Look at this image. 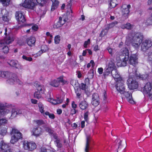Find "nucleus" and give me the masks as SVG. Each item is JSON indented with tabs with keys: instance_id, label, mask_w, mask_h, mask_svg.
Listing matches in <instances>:
<instances>
[{
	"instance_id": "1",
	"label": "nucleus",
	"mask_w": 152,
	"mask_h": 152,
	"mask_svg": "<svg viewBox=\"0 0 152 152\" xmlns=\"http://www.w3.org/2000/svg\"><path fill=\"white\" fill-rule=\"evenodd\" d=\"M4 31L6 37L0 41V47L2 48L4 53H7L9 51V49L7 45L11 43L14 40V38L12 36L10 28H6Z\"/></svg>"
},
{
	"instance_id": "2",
	"label": "nucleus",
	"mask_w": 152,
	"mask_h": 152,
	"mask_svg": "<svg viewBox=\"0 0 152 152\" xmlns=\"http://www.w3.org/2000/svg\"><path fill=\"white\" fill-rule=\"evenodd\" d=\"M116 54L117 65L118 66H126L129 58L128 50L126 48H123L119 53H116Z\"/></svg>"
},
{
	"instance_id": "3",
	"label": "nucleus",
	"mask_w": 152,
	"mask_h": 152,
	"mask_svg": "<svg viewBox=\"0 0 152 152\" xmlns=\"http://www.w3.org/2000/svg\"><path fill=\"white\" fill-rule=\"evenodd\" d=\"M10 134L11 135L10 143L13 144L16 143L19 140L22 138V134L15 128H12L10 132Z\"/></svg>"
},
{
	"instance_id": "4",
	"label": "nucleus",
	"mask_w": 152,
	"mask_h": 152,
	"mask_svg": "<svg viewBox=\"0 0 152 152\" xmlns=\"http://www.w3.org/2000/svg\"><path fill=\"white\" fill-rule=\"evenodd\" d=\"M143 37L142 34L137 33L134 35L132 39V45L135 48H138L142 42Z\"/></svg>"
},
{
	"instance_id": "5",
	"label": "nucleus",
	"mask_w": 152,
	"mask_h": 152,
	"mask_svg": "<svg viewBox=\"0 0 152 152\" xmlns=\"http://www.w3.org/2000/svg\"><path fill=\"white\" fill-rule=\"evenodd\" d=\"M21 4L24 8L32 10L34 11H36V8L37 5L33 0H25Z\"/></svg>"
},
{
	"instance_id": "6",
	"label": "nucleus",
	"mask_w": 152,
	"mask_h": 152,
	"mask_svg": "<svg viewBox=\"0 0 152 152\" xmlns=\"http://www.w3.org/2000/svg\"><path fill=\"white\" fill-rule=\"evenodd\" d=\"M143 91L144 94L152 99V85L150 82H148L145 84L143 88Z\"/></svg>"
},
{
	"instance_id": "7",
	"label": "nucleus",
	"mask_w": 152,
	"mask_h": 152,
	"mask_svg": "<svg viewBox=\"0 0 152 152\" xmlns=\"http://www.w3.org/2000/svg\"><path fill=\"white\" fill-rule=\"evenodd\" d=\"M34 85L37 88L38 91L39 92V94H38V92H35L34 94V96L36 98H39L41 97L40 94H43L44 92L45 91V87L43 85H39L38 82H35Z\"/></svg>"
},
{
	"instance_id": "8",
	"label": "nucleus",
	"mask_w": 152,
	"mask_h": 152,
	"mask_svg": "<svg viewBox=\"0 0 152 152\" xmlns=\"http://www.w3.org/2000/svg\"><path fill=\"white\" fill-rule=\"evenodd\" d=\"M67 81L64 80L63 79V77L60 76L56 79L51 80L50 83V85L52 86L55 87H58L60 83H62L63 85L65 84Z\"/></svg>"
},
{
	"instance_id": "9",
	"label": "nucleus",
	"mask_w": 152,
	"mask_h": 152,
	"mask_svg": "<svg viewBox=\"0 0 152 152\" xmlns=\"http://www.w3.org/2000/svg\"><path fill=\"white\" fill-rule=\"evenodd\" d=\"M7 83L10 85H13L16 83L21 84V82L18 79L16 75L15 74L11 73L10 76L6 80Z\"/></svg>"
},
{
	"instance_id": "10",
	"label": "nucleus",
	"mask_w": 152,
	"mask_h": 152,
	"mask_svg": "<svg viewBox=\"0 0 152 152\" xmlns=\"http://www.w3.org/2000/svg\"><path fill=\"white\" fill-rule=\"evenodd\" d=\"M129 88L131 90L137 89L138 86L137 83L132 77H129L127 81Z\"/></svg>"
},
{
	"instance_id": "11",
	"label": "nucleus",
	"mask_w": 152,
	"mask_h": 152,
	"mask_svg": "<svg viewBox=\"0 0 152 152\" xmlns=\"http://www.w3.org/2000/svg\"><path fill=\"white\" fill-rule=\"evenodd\" d=\"M72 11L70 7L67 12L66 16L63 17V18L61 17H59V21L62 26L68 20V17L70 18L72 16Z\"/></svg>"
},
{
	"instance_id": "12",
	"label": "nucleus",
	"mask_w": 152,
	"mask_h": 152,
	"mask_svg": "<svg viewBox=\"0 0 152 152\" xmlns=\"http://www.w3.org/2000/svg\"><path fill=\"white\" fill-rule=\"evenodd\" d=\"M152 45V42L150 40L146 39L141 44V49L144 52L146 51Z\"/></svg>"
},
{
	"instance_id": "13",
	"label": "nucleus",
	"mask_w": 152,
	"mask_h": 152,
	"mask_svg": "<svg viewBox=\"0 0 152 152\" xmlns=\"http://www.w3.org/2000/svg\"><path fill=\"white\" fill-rule=\"evenodd\" d=\"M124 81L122 80L119 82L116 83L115 88L117 91L121 94L124 92L125 88L124 86Z\"/></svg>"
},
{
	"instance_id": "14",
	"label": "nucleus",
	"mask_w": 152,
	"mask_h": 152,
	"mask_svg": "<svg viewBox=\"0 0 152 152\" xmlns=\"http://www.w3.org/2000/svg\"><path fill=\"white\" fill-rule=\"evenodd\" d=\"M15 16L18 23L20 24H22L26 21L24 14L21 11L17 12Z\"/></svg>"
},
{
	"instance_id": "15",
	"label": "nucleus",
	"mask_w": 152,
	"mask_h": 152,
	"mask_svg": "<svg viewBox=\"0 0 152 152\" xmlns=\"http://www.w3.org/2000/svg\"><path fill=\"white\" fill-rule=\"evenodd\" d=\"M1 16H2V19L5 22H8L10 19L9 15V12L6 9L0 10V17Z\"/></svg>"
},
{
	"instance_id": "16",
	"label": "nucleus",
	"mask_w": 152,
	"mask_h": 152,
	"mask_svg": "<svg viewBox=\"0 0 152 152\" xmlns=\"http://www.w3.org/2000/svg\"><path fill=\"white\" fill-rule=\"evenodd\" d=\"M131 6L130 4L126 5H123L121 8L122 14L123 15L127 18L129 15L130 12L129 9L131 8Z\"/></svg>"
},
{
	"instance_id": "17",
	"label": "nucleus",
	"mask_w": 152,
	"mask_h": 152,
	"mask_svg": "<svg viewBox=\"0 0 152 152\" xmlns=\"http://www.w3.org/2000/svg\"><path fill=\"white\" fill-rule=\"evenodd\" d=\"M43 132L44 130L42 128L38 127L33 129L31 132L32 135L37 137L42 135Z\"/></svg>"
},
{
	"instance_id": "18",
	"label": "nucleus",
	"mask_w": 152,
	"mask_h": 152,
	"mask_svg": "<svg viewBox=\"0 0 152 152\" xmlns=\"http://www.w3.org/2000/svg\"><path fill=\"white\" fill-rule=\"evenodd\" d=\"M0 148L1 152H7L10 150L9 144L5 142L3 140H1L0 142Z\"/></svg>"
},
{
	"instance_id": "19",
	"label": "nucleus",
	"mask_w": 152,
	"mask_h": 152,
	"mask_svg": "<svg viewBox=\"0 0 152 152\" xmlns=\"http://www.w3.org/2000/svg\"><path fill=\"white\" fill-rule=\"evenodd\" d=\"M11 109L7 107L2 106V104L0 102V116L6 115L10 112Z\"/></svg>"
},
{
	"instance_id": "20",
	"label": "nucleus",
	"mask_w": 152,
	"mask_h": 152,
	"mask_svg": "<svg viewBox=\"0 0 152 152\" xmlns=\"http://www.w3.org/2000/svg\"><path fill=\"white\" fill-rule=\"evenodd\" d=\"M111 74L115 81H116V83L118 82H118H119L122 80H124L116 69H115L113 70L111 72Z\"/></svg>"
},
{
	"instance_id": "21",
	"label": "nucleus",
	"mask_w": 152,
	"mask_h": 152,
	"mask_svg": "<svg viewBox=\"0 0 152 152\" xmlns=\"http://www.w3.org/2000/svg\"><path fill=\"white\" fill-rule=\"evenodd\" d=\"M129 63L134 66H135L137 63V58L136 54H132L130 56L129 60Z\"/></svg>"
},
{
	"instance_id": "22",
	"label": "nucleus",
	"mask_w": 152,
	"mask_h": 152,
	"mask_svg": "<svg viewBox=\"0 0 152 152\" xmlns=\"http://www.w3.org/2000/svg\"><path fill=\"white\" fill-rule=\"evenodd\" d=\"M48 101L52 104L56 105L61 103L63 99L61 97H57L55 99L50 98L48 99Z\"/></svg>"
},
{
	"instance_id": "23",
	"label": "nucleus",
	"mask_w": 152,
	"mask_h": 152,
	"mask_svg": "<svg viewBox=\"0 0 152 152\" xmlns=\"http://www.w3.org/2000/svg\"><path fill=\"white\" fill-rule=\"evenodd\" d=\"M48 101L52 104L56 105L61 103L63 99L61 97H57L55 99L50 98L48 99Z\"/></svg>"
},
{
	"instance_id": "24",
	"label": "nucleus",
	"mask_w": 152,
	"mask_h": 152,
	"mask_svg": "<svg viewBox=\"0 0 152 152\" xmlns=\"http://www.w3.org/2000/svg\"><path fill=\"white\" fill-rule=\"evenodd\" d=\"M99 96L97 94H94L92 96V104L94 106H98L99 104Z\"/></svg>"
},
{
	"instance_id": "25",
	"label": "nucleus",
	"mask_w": 152,
	"mask_h": 152,
	"mask_svg": "<svg viewBox=\"0 0 152 152\" xmlns=\"http://www.w3.org/2000/svg\"><path fill=\"white\" fill-rule=\"evenodd\" d=\"M122 94L125 96L128 101L129 103L133 104L135 103V102L132 99V94L128 92H126L125 90L124 92Z\"/></svg>"
},
{
	"instance_id": "26",
	"label": "nucleus",
	"mask_w": 152,
	"mask_h": 152,
	"mask_svg": "<svg viewBox=\"0 0 152 152\" xmlns=\"http://www.w3.org/2000/svg\"><path fill=\"white\" fill-rule=\"evenodd\" d=\"M9 64L11 66L15 67L17 69H21L22 66L19 64L18 61L16 60H11L8 62Z\"/></svg>"
},
{
	"instance_id": "27",
	"label": "nucleus",
	"mask_w": 152,
	"mask_h": 152,
	"mask_svg": "<svg viewBox=\"0 0 152 152\" xmlns=\"http://www.w3.org/2000/svg\"><path fill=\"white\" fill-rule=\"evenodd\" d=\"M11 73L7 71H0V77L7 80Z\"/></svg>"
},
{
	"instance_id": "28",
	"label": "nucleus",
	"mask_w": 152,
	"mask_h": 152,
	"mask_svg": "<svg viewBox=\"0 0 152 152\" xmlns=\"http://www.w3.org/2000/svg\"><path fill=\"white\" fill-rule=\"evenodd\" d=\"M21 113V110L17 109H13L12 111V114L10 118L12 119L16 117L17 115Z\"/></svg>"
},
{
	"instance_id": "29",
	"label": "nucleus",
	"mask_w": 152,
	"mask_h": 152,
	"mask_svg": "<svg viewBox=\"0 0 152 152\" xmlns=\"http://www.w3.org/2000/svg\"><path fill=\"white\" fill-rule=\"evenodd\" d=\"M36 40L35 38L33 37H28L27 39V42L28 45L30 46H32L34 45Z\"/></svg>"
},
{
	"instance_id": "30",
	"label": "nucleus",
	"mask_w": 152,
	"mask_h": 152,
	"mask_svg": "<svg viewBox=\"0 0 152 152\" xmlns=\"http://www.w3.org/2000/svg\"><path fill=\"white\" fill-rule=\"evenodd\" d=\"M52 2L51 10L53 11L56 9L58 7L59 2L57 0H51Z\"/></svg>"
},
{
	"instance_id": "31",
	"label": "nucleus",
	"mask_w": 152,
	"mask_h": 152,
	"mask_svg": "<svg viewBox=\"0 0 152 152\" xmlns=\"http://www.w3.org/2000/svg\"><path fill=\"white\" fill-rule=\"evenodd\" d=\"M88 104L85 101H82L79 104V107L82 110L86 109L88 107Z\"/></svg>"
},
{
	"instance_id": "32",
	"label": "nucleus",
	"mask_w": 152,
	"mask_h": 152,
	"mask_svg": "<svg viewBox=\"0 0 152 152\" xmlns=\"http://www.w3.org/2000/svg\"><path fill=\"white\" fill-rule=\"evenodd\" d=\"M90 138L89 137H86V141L85 148V152H88L90 149L89 143Z\"/></svg>"
},
{
	"instance_id": "33",
	"label": "nucleus",
	"mask_w": 152,
	"mask_h": 152,
	"mask_svg": "<svg viewBox=\"0 0 152 152\" xmlns=\"http://www.w3.org/2000/svg\"><path fill=\"white\" fill-rule=\"evenodd\" d=\"M134 71H133L132 72V73H133V74H134V75H135L136 77H139L141 78H142V80H145L148 77V76L147 75H145L143 76V75H140V74H138L137 71L135 70V68L134 69Z\"/></svg>"
},
{
	"instance_id": "34",
	"label": "nucleus",
	"mask_w": 152,
	"mask_h": 152,
	"mask_svg": "<svg viewBox=\"0 0 152 152\" xmlns=\"http://www.w3.org/2000/svg\"><path fill=\"white\" fill-rule=\"evenodd\" d=\"M144 23L147 26L152 25V13L151 14L150 17L144 20Z\"/></svg>"
},
{
	"instance_id": "35",
	"label": "nucleus",
	"mask_w": 152,
	"mask_h": 152,
	"mask_svg": "<svg viewBox=\"0 0 152 152\" xmlns=\"http://www.w3.org/2000/svg\"><path fill=\"white\" fill-rule=\"evenodd\" d=\"M23 149L29 151V146L30 142L26 140L23 141Z\"/></svg>"
},
{
	"instance_id": "36",
	"label": "nucleus",
	"mask_w": 152,
	"mask_h": 152,
	"mask_svg": "<svg viewBox=\"0 0 152 152\" xmlns=\"http://www.w3.org/2000/svg\"><path fill=\"white\" fill-rule=\"evenodd\" d=\"M133 26L129 23H127L126 24H124L121 25V27L123 29L126 28L127 29H131L132 28Z\"/></svg>"
},
{
	"instance_id": "37",
	"label": "nucleus",
	"mask_w": 152,
	"mask_h": 152,
	"mask_svg": "<svg viewBox=\"0 0 152 152\" xmlns=\"http://www.w3.org/2000/svg\"><path fill=\"white\" fill-rule=\"evenodd\" d=\"M114 70L107 66L105 70L104 73V76L105 77L106 76L110 74V72H111Z\"/></svg>"
},
{
	"instance_id": "38",
	"label": "nucleus",
	"mask_w": 152,
	"mask_h": 152,
	"mask_svg": "<svg viewBox=\"0 0 152 152\" xmlns=\"http://www.w3.org/2000/svg\"><path fill=\"white\" fill-rule=\"evenodd\" d=\"M41 151L42 152H56V151L53 148H50L49 149H47L45 148H42Z\"/></svg>"
},
{
	"instance_id": "39",
	"label": "nucleus",
	"mask_w": 152,
	"mask_h": 152,
	"mask_svg": "<svg viewBox=\"0 0 152 152\" xmlns=\"http://www.w3.org/2000/svg\"><path fill=\"white\" fill-rule=\"evenodd\" d=\"M29 145V151H32L36 148V144L33 142H30Z\"/></svg>"
},
{
	"instance_id": "40",
	"label": "nucleus",
	"mask_w": 152,
	"mask_h": 152,
	"mask_svg": "<svg viewBox=\"0 0 152 152\" xmlns=\"http://www.w3.org/2000/svg\"><path fill=\"white\" fill-rule=\"evenodd\" d=\"M38 107L39 111L42 114V115H44L45 112V111L44 110V106L43 104L42 103H39L38 104Z\"/></svg>"
},
{
	"instance_id": "41",
	"label": "nucleus",
	"mask_w": 152,
	"mask_h": 152,
	"mask_svg": "<svg viewBox=\"0 0 152 152\" xmlns=\"http://www.w3.org/2000/svg\"><path fill=\"white\" fill-rule=\"evenodd\" d=\"M107 50L108 51L109 53L112 56L116 52V50L115 48H112L110 47H108L107 48Z\"/></svg>"
},
{
	"instance_id": "42",
	"label": "nucleus",
	"mask_w": 152,
	"mask_h": 152,
	"mask_svg": "<svg viewBox=\"0 0 152 152\" xmlns=\"http://www.w3.org/2000/svg\"><path fill=\"white\" fill-rule=\"evenodd\" d=\"M8 123V120L5 118H1L0 119V126H4Z\"/></svg>"
},
{
	"instance_id": "43",
	"label": "nucleus",
	"mask_w": 152,
	"mask_h": 152,
	"mask_svg": "<svg viewBox=\"0 0 152 152\" xmlns=\"http://www.w3.org/2000/svg\"><path fill=\"white\" fill-rule=\"evenodd\" d=\"M46 117L47 116H48L49 118H50L53 119L55 118V115L53 113H50L48 112H46L43 115Z\"/></svg>"
},
{
	"instance_id": "44",
	"label": "nucleus",
	"mask_w": 152,
	"mask_h": 152,
	"mask_svg": "<svg viewBox=\"0 0 152 152\" xmlns=\"http://www.w3.org/2000/svg\"><path fill=\"white\" fill-rule=\"evenodd\" d=\"M7 128L5 127L1 128L0 134L2 135H5L7 133Z\"/></svg>"
},
{
	"instance_id": "45",
	"label": "nucleus",
	"mask_w": 152,
	"mask_h": 152,
	"mask_svg": "<svg viewBox=\"0 0 152 152\" xmlns=\"http://www.w3.org/2000/svg\"><path fill=\"white\" fill-rule=\"evenodd\" d=\"M113 60H111L110 61L109 63L108 67L112 69H114V68L115 67V63Z\"/></svg>"
},
{
	"instance_id": "46",
	"label": "nucleus",
	"mask_w": 152,
	"mask_h": 152,
	"mask_svg": "<svg viewBox=\"0 0 152 152\" xmlns=\"http://www.w3.org/2000/svg\"><path fill=\"white\" fill-rule=\"evenodd\" d=\"M55 142L57 147L60 148L62 147V145L59 139L56 140L55 141Z\"/></svg>"
},
{
	"instance_id": "47",
	"label": "nucleus",
	"mask_w": 152,
	"mask_h": 152,
	"mask_svg": "<svg viewBox=\"0 0 152 152\" xmlns=\"http://www.w3.org/2000/svg\"><path fill=\"white\" fill-rule=\"evenodd\" d=\"M89 113L88 111H86L84 113V118L86 121L87 122L88 121L89 118L88 115Z\"/></svg>"
},
{
	"instance_id": "48",
	"label": "nucleus",
	"mask_w": 152,
	"mask_h": 152,
	"mask_svg": "<svg viewBox=\"0 0 152 152\" xmlns=\"http://www.w3.org/2000/svg\"><path fill=\"white\" fill-rule=\"evenodd\" d=\"M47 0H36L37 3L41 6H43L47 2Z\"/></svg>"
},
{
	"instance_id": "49",
	"label": "nucleus",
	"mask_w": 152,
	"mask_h": 152,
	"mask_svg": "<svg viewBox=\"0 0 152 152\" xmlns=\"http://www.w3.org/2000/svg\"><path fill=\"white\" fill-rule=\"evenodd\" d=\"M34 121L39 125L45 124V122L42 120H36Z\"/></svg>"
},
{
	"instance_id": "50",
	"label": "nucleus",
	"mask_w": 152,
	"mask_h": 152,
	"mask_svg": "<svg viewBox=\"0 0 152 152\" xmlns=\"http://www.w3.org/2000/svg\"><path fill=\"white\" fill-rule=\"evenodd\" d=\"M0 1L2 3L4 6L7 5L9 4L10 0H0Z\"/></svg>"
},
{
	"instance_id": "51",
	"label": "nucleus",
	"mask_w": 152,
	"mask_h": 152,
	"mask_svg": "<svg viewBox=\"0 0 152 152\" xmlns=\"http://www.w3.org/2000/svg\"><path fill=\"white\" fill-rule=\"evenodd\" d=\"M54 41L55 44H59L60 41V37L58 35H57L54 38Z\"/></svg>"
},
{
	"instance_id": "52",
	"label": "nucleus",
	"mask_w": 152,
	"mask_h": 152,
	"mask_svg": "<svg viewBox=\"0 0 152 152\" xmlns=\"http://www.w3.org/2000/svg\"><path fill=\"white\" fill-rule=\"evenodd\" d=\"M45 131L49 133L51 135H52L53 133V131L49 127H44Z\"/></svg>"
},
{
	"instance_id": "53",
	"label": "nucleus",
	"mask_w": 152,
	"mask_h": 152,
	"mask_svg": "<svg viewBox=\"0 0 152 152\" xmlns=\"http://www.w3.org/2000/svg\"><path fill=\"white\" fill-rule=\"evenodd\" d=\"M41 49L42 51L44 53L48 50V48L47 45H43L41 46Z\"/></svg>"
},
{
	"instance_id": "54",
	"label": "nucleus",
	"mask_w": 152,
	"mask_h": 152,
	"mask_svg": "<svg viewBox=\"0 0 152 152\" xmlns=\"http://www.w3.org/2000/svg\"><path fill=\"white\" fill-rule=\"evenodd\" d=\"M62 26L61 23L58 21L57 23H56L53 26V27L55 28H58Z\"/></svg>"
},
{
	"instance_id": "55",
	"label": "nucleus",
	"mask_w": 152,
	"mask_h": 152,
	"mask_svg": "<svg viewBox=\"0 0 152 152\" xmlns=\"http://www.w3.org/2000/svg\"><path fill=\"white\" fill-rule=\"evenodd\" d=\"M90 39H89L87 40V41L85 42L83 45L84 47L85 48H87V47L88 45L90 44Z\"/></svg>"
},
{
	"instance_id": "56",
	"label": "nucleus",
	"mask_w": 152,
	"mask_h": 152,
	"mask_svg": "<svg viewBox=\"0 0 152 152\" xmlns=\"http://www.w3.org/2000/svg\"><path fill=\"white\" fill-rule=\"evenodd\" d=\"M80 89H81L83 90H85L86 88V84L83 83H81L80 85Z\"/></svg>"
},
{
	"instance_id": "57",
	"label": "nucleus",
	"mask_w": 152,
	"mask_h": 152,
	"mask_svg": "<svg viewBox=\"0 0 152 152\" xmlns=\"http://www.w3.org/2000/svg\"><path fill=\"white\" fill-rule=\"evenodd\" d=\"M118 24V22L117 21L113 22L111 23H110L108 25L109 28H111L113 27Z\"/></svg>"
},
{
	"instance_id": "58",
	"label": "nucleus",
	"mask_w": 152,
	"mask_h": 152,
	"mask_svg": "<svg viewBox=\"0 0 152 152\" xmlns=\"http://www.w3.org/2000/svg\"><path fill=\"white\" fill-rule=\"evenodd\" d=\"M91 65L92 67H93L94 66L95 64L94 61L92 60H91L90 62L87 64V67L88 68H89L91 66Z\"/></svg>"
},
{
	"instance_id": "59",
	"label": "nucleus",
	"mask_w": 152,
	"mask_h": 152,
	"mask_svg": "<svg viewBox=\"0 0 152 152\" xmlns=\"http://www.w3.org/2000/svg\"><path fill=\"white\" fill-rule=\"evenodd\" d=\"M22 58L23 59H24L26 61H31L32 60V59L31 57H27L24 55L23 56Z\"/></svg>"
},
{
	"instance_id": "60",
	"label": "nucleus",
	"mask_w": 152,
	"mask_h": 152,
	"mask_svg": "<svg viewBox=\"0 0 152 152\" xmlns=\"http://www.w3.org/2000/svg\"><path fill=\"white\" fill-rule=\"evenodd\" d=\"M75 93L76 94L77 96L79 98L81 93L80 89H77L75 91Z\"/></svg>"
},
{
	"instance_id": "61",
	"label": "nucleus",
	"mask_w": 152,
	"mask_h": 152,
	"mask_svg": "<svg viewBox=\"0 0 152 152\" xmlns=\"http://www.w3.org/2000/svg\"><path fill=\"white\" fill-rule=\"evenodd\" d=\"M44 52L42 51V50H41L39 51L37 54H34V57H37L38 56H41V55Z\"/></svg>"
},
{
	"instance_id": "62",
	"label": "nucleus",
	"mask_w": 152,
	"mask_h": 152,
	"mask_svg": "<svg viewBox=\"0 0 152 152\" xmlns=\"http://www.w3.org/2000/svg\"><path fill=\"white\" fill-rule=\"evenodd\" d=\"M77 107V104H75V102L74 101L72 102V107L73 109H76Z\"/></svg>"
},
{
	"instance_id": "63",
	"label": "nucleus",
	"mask_w": 152,
	"mask_h": 152,
	"mask_svg": "<svg viewBox=\"0 0 152 152\" xmlns=\"http://www.w3.org/2000/svg\"><path fill=\"white\" fill-rule=\"evenodd\" d=\"M31 28H32V29L34 30V31H37L38 28V27L37 25H33L32 26Z\"/></svg>"
},
{
	"instance_id": "64",
	"label": "nucleus",
	"mask_w": 152,
	"mask_h": 152,
	"mask_svg": "<svg viewBox=\"0 0 152 152\" xmlns=\"http://www.w3.org/2000/svg\"><path fill=\"white\" fill-rule=\"evenodd\" d=\"M77 111L76 109H71L70 111V113L71 115H73L75 114Z\"/></svg>"
}]
</instances>
